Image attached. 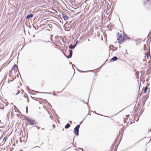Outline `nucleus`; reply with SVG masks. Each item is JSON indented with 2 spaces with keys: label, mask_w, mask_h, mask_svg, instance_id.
I'll return each instance as SVG.
<instances>
[{
  "label": "nucleus",
  "mask_w": 151,
  "mask_h": 151,
  "mask_svg": "<svg viewBox=\"0 0 151 151\" xmlns=\"http://www.w3.org/2000/svg\"><path fill=\"white\" fill-rule=\"evenodd\" d=\"M119 37L117 38L118 42L121 43H122L124 40V38L123 35L121 34H118Z\"/></svg>",
  "instance_id": "nucleus-1"
},
{
  "label": "nucleus",
  "mask_w": 151,
  "mask_h": 151,
  "mask_svg": "<svg viewBox=\"0 0 151 151\" xmlns=\"http://www.w3.org/2000/svg\"><path fill=\"white\" fill-rule=\"evenodd\" d=\"M80 125H77L74 129L75 134L77 136L79 135V129L80 128Z\"/></svg>",
  "instance_id": "nucleus-2"
},
{
  "label": "nucleus",
  "mask_w": 151,
  "mask_h": 151,
  "mask_svg": "<svg viewBox=\"0 0 151 151\" xmlns=\"http://www.w3.org/2000/svg\"><path fill=\"white\" fill-rule=\"evenodd\" d=\"M25 119L27 122L30 123V124L31 125H34L36 124V122L34 120L29 119L28 117H26L25 118Z\"/></svg>",
  "instance_id": "nucleus-3"
},
{
  "label": "nucleus",
  "mask_w": 151,
  "mask_h": 151,
  "mask_svg": "<svg viewBox=\"0 0 151 151\" xmlns=\"http://www.w3.org/2000/svg\"><path fill=\"white\" fill-rule=\"evenodd\" d=\"M70 53L68 56L67 57V58H71L73 52L72 50H69Z\"/></svg>",
  "instance_id": "nucleus-4"
},
{
  "label": "nucleus",
  "mask_w": 151,
  "mask_h": 151,
  "mask_svg": "<svg viewBox=\"0 0 151 151\" xmlns=\"http://www.w3.org/2000/svg\"><path fill=\"white\" fill-rule=\"evenodd\" d=\"M34 16V14H30V15H28L26 17V19H29L31 18L32 17H33Z\"/></svg>",
  "instance_id": "nucleus-5"
},
{
  "label": "nucleus",
  "mask_w": 151,
  "mask_h": 151,
  "mask_svg": "<svg viewBox=\"0 0 151 151\" xmlns=\"http://www.w3.org/2000/svg\"><path fill=\"white\" fill-rule=\"evenodd\" d=\"M6 76H4V77L3 78V80H2V81H1V83H2V86H3V84L5 83V81H6Z\"/></svg>",
  "instance_id": "nucleus-6"
},
{
  "label": "nucleus",
  "mask_w": 151,
  "mask_h": 151,
  "mask_svg": "<svg viewBox=\"0 0 151 151\" xmlns=\"http://www.w3.org/2000/svg\"><path fill=\"white\" fill-rule=\"evenodd\" d=\"M76 46V44H75L74 45H70L69 46V48L70 49L74 48Z\"/></svg>",
  "instance_id": "nucleus-7"
},
{
  "label": "nucleus",
  "mask_w": 151,
  "mask_h": 151,
  "mask_svg": "<svg viewBox=\"0 0 151 151\" xmlns=\"http://www.w3.org/2000/svg\"><path fill=\"white\" fill-rule=\"evenodd\" d=\"M63 17L64 20L67 21L68 19V17L65 14H63Z\"/></svg>",
  "instance_id": "nucleus-8"
},
{
  "label": "nucleus",
  "mask_w": 151,
  "mask_h": 151,
  "mask_svg": "<svg viewBox=\"0 0 151 151\" xmlns=\"http://www.w3.org/2000/svg\"><path fill=\"white\" fill-rule=\"evenodd\" d=\"M117 59V58L116 56H114L112 58L111 60L114 61H115Z\"/></svg>",
  "instance_id": "nucleus-9"
},
{
  "label": "nucleus",
  "mask_w": 151,
  "mask_h": 151,
  "mask_svg": "<svg viewBox=\"0 0 151 151\" xmlns=\"http://www.w3.org/2000/svg\"><path fill=\"white\" fill-rule=\"evenodd\" d=\"M150 55V52H148L145 55V58H146L147 59L148 58L149 55Z\"/></svg>",
  "instance_id": "nucleus-10"
},
{
  "label": "nucleus",
  "mask_w": 151,
  "mask_h": 151,
  "mask_svg": "<svg viewBox=\"0 0 151 151\" xmlns=\"http://www.w3.org/2000/svg\"><path fill=\"white\" fill-rule=\"evenodd\" d=\"M70 125L69 123H67L65 126V129H68L70 127Z\"/></svg>",
  "instance_id": "nucleus-11"
},
{
  "label": "nucleus",
  "mask_w": 151,
  "mask_h": 151,
  "mask_svg": "<svg viewBox=\"0 0 151 151\" xmlns=\"http://www.w3.org/2000/svg\"><path fill=\"white\" fill-rule=\"evenodd\" d=\"M16 68H17L18 69V67L17 65L15 64L14 65V66L12 68L13 70H15Z\"/></svg>",
  "instance_id": "nucleus-12"
},
{
  "label": "nucleus",
  "mask_w": 151,
  "mask_h": 151,
  "mask_svg": "<svg viewBox=\"0 0 151 151\" xmlns=\"http://www.w3.org/2000/svg\"><path fill=\"white\" fill-rule=\"evenodd\" d=\"M147 86H146L145 88V89H144V93H146V91H147Z\"/></svg>",
  "instance_id": "nucleus-13"
},
{
  "label": "nucleus",
  "mask_w": 151,
  "mask_h": 151,
  "mask_svg": "<svg viewBox=\"0 0 151 151\" xmlns=\"http://www.w3.org/2000/svg\"><path fill=\"white\" fill-rule=\"evenodd\" d=\"M3 140L4 141V142H5L6 141V137H4L3 138Z\"/></svg>",
  "instance_id": "nucleus-14"
},
{
  "label": "nucleus",
  "mask_w": 151,
  "mask_h": 151,
  "mask_svg": "<svg viewBox=\"0 0 151 151\" xmlns=\"http://www.w3.org/2000/svg\"><path fill=\"white\" fill-rule=\"evenodd\" d=\"M35 127H36L38 129H39L40 128V127L37 126H35Z\"/></svg>",
  "instance_id": "nucleus-15"
},
{
  "label": "nucleus",
  "mask_w": 151,
  "mask_h": 151,
  "mask_svg": "<svg viewBox=\"0 0 151 151\" xmlns=\"http://www.w3.org/2000/svg\"><path fill=\"white\" fill-rule=\"evenodd\" d=\"M26 111L27 113V112H28V108H27V107L26 108Z\"/></svg>",
  "instance_id": "nucleus-16"
},
{
  "label": "nucleus",
  "mask_w": 151,
  "mask_h": 151,
  "mask_svg": "<svg viewBox=\"0 0 151 151\" xmlns=\"http://www.w3.org/2000/svg\"><path fill=\"white\" fill-rule=\"evenodd\" d=\"M26 88L28 90L29 89V87L28 86H27L26 87Z\"/></svg>",
  "instance_id": "nucleus-17"
},
{
  "label": "nucleus",
  "mask_w": 151,
  "mask_h": 151,
  "mask_svg": "<svg viewBox=\"0 0 151 151\" xmlns=\"http://www.w3.org/2000/svg\"><path fill=\"white\" fill-rule=\"evenodd\" d=\"M11 81V80L10 81H8V83H9Z\"/></svg>",
  "instance_id": "nucleus-18"
},
{
  "label": "nucleus",
  "mask_w": 151,
  "mask_h": 151,
  "mask_svg": "<svg viewBox=\"0 0 151 151\" xmlns=\"http://www.w3.org/2000/svg\"><path fill=\"white\" fill-rule=\"evenodd\" d=\"M78 42V41L77 40L76 44V45H77Z\"/></svg>",
  "instance_id": "nucleus-19"
},
{
  "label": "nucleus",
  "mask_w": 151,
  "mask_h": 151,
  "mask_svg": "<svg viewBox=\"0 0 151 151\" xmlns=\"http://www.w3.org/2000/svg\"><path fill=\"white\" fill-rule=\"evenodd\" d=\"M49 106H52L50 104H49Z\"/></svg>",
  "instance_id": "nucleus-20"
},
{
  "label": "nucleus",
  "mask_w": 151,
  "mask_h": 151,
  "mask_svg": "<svg viewBox=\"0 0 151 151\" xmlns=\"http://www.w3.org/2000/svg\"><path fill=\"white\" fill-rule=\"evenodd\" d=\"M47 41H43V42H46Z\"/></svg>",
  "instance_id": "nucleus-21"
},
{
  "label": "nucleus",
  "mask_w": 151,
  "mask_h": 151,
  "mask_svg": "<svg viewBox=\"0 0 151 151\" xmlns=\"http://www.w3.org/2000/svg\"><path fill=\"white\" fill-rule=\"evenodd\" d=\"M27 102H28L29 101L28 99H27Z\"/></svg>",
  "instance_id": "nucleus-22"
},
{
  "label": "nucleus",
  "mask_w": 151,
  "mask_h": 151,
  "mask_svg": "<svg viewBox=\"0 0 151 151\" xmlns=\"http://www.w3.org/2000/svg\"><path fill=\"white\" fill-rule=\"evenodd\" d=\"M41 129H42V130H43V129H43V128H42Z\"/></svg>",
  "instance_id": "nucleus-23"
},
{
  "label": "nucleus",
  "mask_w": 151,
  "mask_h": 151,
  "mask_svg": "<svg viewBox=\"0 0 151 151\" xmlns=\"http://www.w3.org/2000/svg\"><path fill=\"white\" fill-rule=\"evenodd\" d=\"M79 71L80 72H82V71H81V70H79Z\"/></svg>",
  "instance_id": "nucleus-24"
},
{
  "label": "nucleus",
  "mask_w": 151,
  "mask_h": 151,
  "mask_svg": "<svg viewBox=\"0 0 151 151\" xmlns=\"http://www.w3.org/2000/svg\"><path fill=\"white\" fill-rule=\"evenodd\" d=\"M81 149H82V150L83 151V149H82V148H81Z\"/></svg>",
  "instance_id": "nucleus-25"
},
{
  "label": "nucleus",
  "mask_w": 151,
  "mask_h": 151,
  "mask_svg": "<svg viewBox=\"0 0 151 151\" xmlns=\"http://www.w3.org/2000/svg\"><path fill=\"white\" fill-rule=\"evenodd\" d=\"M51 40H52V38H51Z\"/></svg>",
  "instance_id": "nucleus-26"
},
{
  "label": "nucleus",
  "mask_w": 151,
  "mask_h": 151,
  "mask_svg": "<svg viewBox=\"0 0 151 151\" xmlns=\"http://www.w3.org/2000/svg\"><path fill=\"white\" fill-rule=\"evenodd\" d=\"M73 65H72V66H73Z\"/></svg>",
  "instance_id": "nucleus-27"
},
{
  "label": "nucleus",
  "mask_w": 151,
  "mask_h": 151,
  "mask_svg": "<svg viewBox=\"0 0 151 151\" xmlns=\"http://www.w3.org/2000/svg\"><path fill=\"white\" fill-rule=\"evenodd\" d=\"M149 0H147V1H148Z\"/></svg>",
  "instance_id": "nucleus-28"
},
{
  "label": "nucleus",
  "mask_w": 151,
  "mask_h": 151,
  "mask_svg": "<svg viewBox=\"0 0 151 151\" xmlns=\"http://www.w3.org/2000/svg\"><path fill=\"white\" fill-rule=\"evenodd\" d=\"M89 40H89V39H88V41H89Z\"/></svg>",
  "instance_id": "nucleus-29"
},
{
  "label": "nucleus",
  "mask_w": 151,
  "mask_h": 151,
  "mask_svg": "<svg viewBox=\"0 0 151 151\" xmlns=\"http://www.w3.org/2000/svg\"><path fill=\"white\" fill-rule=\"evenodd\" d=\"M150 33H151V31L150 32Z\"/></svg>",
  "instance_id": "nucleus-30"
}]
</instances>
